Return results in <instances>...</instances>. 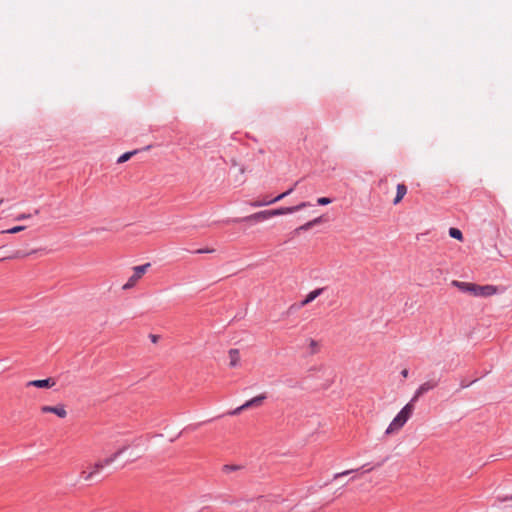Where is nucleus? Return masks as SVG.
<instances>
[{
    "label": "nucleus",
    "instance_id": "nucleus-1",
    "mask_svg": "<svg viewBox=\"0 0 512 512\" xmlns=\"http://www.w3.org/2000/svg\"><path fill=\"white\" fill-rule=\"evenodd\" d=\"M126 449L127 447H122L107 458L87 464L80 471V478L85 482L93 480L97 474H99L106 466L112 464Z\"/></svg>",
    "mask_w": 512,
    "mask_h": 512
},
{
    "label": "nucleus",
    "instance_id": "nucleus-2",
    "mask_svg": "<svg viewBox=\"0 0 512 512\" xmlns=\"http://www.w3.org/2000/svg\"><path fill=\"white\" fill-rule=\"evenodd\" d=\"M307 206L306 203H302L298 206L294 207H288V208H279V209H271V210H264L255 214H252L245 219H242L241 221H247V222H264L270 220L273 216L276 215H283V214H291L298 210H300L302 207Z\"/></svg>",
    "mask_w": 512,
    "mask_h": 512
},
{
    "label": "nucleus",
    "instance_id": "nucleus-3",
    "mask_svg": "<svg viewBox=\"0 0 512 512\" xmlns=\"http://www.w3.org/2000/svg\"><path fill=\"white\" fill-rule=\"evenodd\" d=\"M453 285L458 287L460 290L464 292H469L474 296H491L494 295L497 292V288L493 285H477L474 283H468V282H460V281H453Z\"/></svg>",
    "mask_w": 512,
    "mask_h": 512
},
{
    "label": "nucleus",
    "instance_id": "nucleus-4",
    "mask_svg": "<svg viewBox=\"0 0 512 512\" xmlns=\"http://www.w3.org/2000/svg\"><path fill=\"white\" fill-rule=\"evenodd\" d=\"M414 411V402L407 403L401 411L396 415V417L392 420L390 425L385 431V434L390 435L398 430H400L408 419L411 417Z\"/></svg>",
    "mask_w": 512,
    "mask_h": 512
},
{
    "label": "nucleus",
    "instance_id": "nucleus-5",
    "mask_svg": "<svg viewBox=\"0 0 512 512\" xmlns=\"http://www.w3.org/2000/svg\"><path fill=\"white\" fill-rule=\"evenodd\" d=\"M150 266V263H146L143 265L133 267V274L129 277L128 281L122 286V289L130 290L134 288L145 275Z\"/></svg>",
    "mask_w": 512,
    "mask_h": 512
},
{
    "label": "nucleus",
    "instance_id": "nucleus-6",
    "mask_svg": "<svg viewBox=\"0 0 512 512\" xmlns=\"http://www.w3.org/2000/svg\"><path fill=\"white\" fill-rule=\"evenodd\" d=\"M267 500L264 496L250 499L239 505V512H259L265 506Z\"/></svg>",
    "mask_w": 512,
    "mask_h": 512
},
{
    "label": "nucleus",
    "instance_id": "nucleus-7",
    "mask_svg": "<svg viewBox=\"0 0 512 512\" xmlns=\"http://www.w3.org/2000/svg\"><path fill=\"white\" fill-rule=\"evenodd\" d=\"M438 386V381L437 380H428L424 383H422L418 389L416 390L413 398L411 399V402H416L419 397H421L423 394L427 393L428 391L436 388Z\"/></svg>",
    "mask_w": 512,
    "mask_h": 512
},
{
    "label": "nucleus",
    "instance_id": "nucleus-8",
    "mask_svg": "<svg viewBox=\"0 0 512 512\" xmlns=\"http://www.w3.org/2000/svg\"><path fill=\"white\" fill-rule=\"evenodd\" d=\"M266 399V394H260L258 396H255L254 398L246 401L243 405H241L240 407L236 408L232 414L233 415H236L238 414L240 411L242 410H245V409H248V408H251V407H259L262 405L263 401Z\"/></svg>",
    "mask_w": 512,
    "mask_h": 512
},
{
    "label": "nucleus",
    "instance_id": "nucleus-9",
    "mask_svg": "<svg viewBox=\"0 0 512 512\" xmlns=\"http://www.w3.org/2000/svg\"><path fill=\"white\" fill-rule=\"evenodd\" d=\"M40 412L42 414L53 413L61 419L66 418L67 416V411L64 404H58L56 406L44 405L40 407Z\"/></svg>",
    "mask_w": 512,
    "mask_h": 512
},
{
    "label": "nucleus",
    "instance_id": "nucleus-10",
    "mask_svg": "<svg viewBox=\"0 0 512 512\" xmlns=\"http://www.w3.org/2000/svg\"><path fill=\"white\" fill-rule=\"evenodd\" d=\"M55 384H56L55 379L50 377V378L42 379V380L29 381V382H27L26 386L27 387L33 386V387H37V388H52L55 386Z\"/></svg>",
    "mask_w": 512,
    "mask_h": 512
},
{
    "label": "nucleus",
    "instance_id": "nucleus-11",
    "mask_svg": "<svg viewBox=\"0 0 512 512\" xmlns=\"http://www.w3.org/2000/svg\"><path fill=\"white\" fill-rule=\"evenodd\" d=\"M323 291L324 288H318L308 293L305 299L301 301V306L304 307L311 303L312 301H314L318 296H320L323 293Z\"/></svg>",
    "mask_w": 512,
    "mask_h": 512
},
{
    "label": "nucleus",
    "instance_id": "nucleus-12",
    "mask_svg": "<svg viewBox=\"0 0 512 512\" xmlns=\"http://www.w3.org/2000/svg\"><path fill=\"white\" fill-rule=\"evenodd\" d=\"M293 191V188H290L289 190H287L286 192L278 195L277 197L275 198H272V199H268V200H265L263 202H254L252 205L253 206H262V205H268V204H272V203H275L277 201H280L281 199H283L284 197H286L287 195H289L291 192Z\"/></svg>",
    "mask_w": 512,
    "mask_h": 512
},
{
    "label": "nucleus",
    "instance_id": "nucleus-13",
    "mask_svg": "<svg viewBox=\"0 0 512 512\" xmlns=\"http://www.w3.org/2000/svg\"><path fill=\"white\" fill-rule=\"evenodd\" d=\"M229 360H230V366L236 367L240 361V352L238 349H230L228 352Z\"/></svg>",
    "mask_w": 512,
    "mask_h": 512
},
{
    "label": "nucleus",
    "instance_id": "nucleus-14",
    "mask_svg": "<svg viewBox=\"0 0 512 512\" xmlns=\"http://www.w3.org/2000/svg\"><path fill=\"white\" fill-rule=\"evenodd\" d=\"M406 193H407V187L404 184H398L396 197H395L393 203L398 204L403 199V197L405 196Z\"/></svg>",
    "mask_w": 512,
    "mask_h": 512
},
{
    "label": "nucleus",
    "instance_id": "nucleus-15",
    "mask_svg": "<svg viewBox=\"0 0 512 512\" xmlns=\"http://www.w3.org/2000/svg\"><path fill=\"white\" fill-rule=\"evenodd\" d=\"M138 152V150H133V151H129V152H126L124 154H122L118 159H117V163L118 164H122L126 161H128L133 155H135L136 153Z\"/></svg>",
    "mask_w": 512,
    "mask_h": 512
},
{
    "label": "nucleus",
    "instance_id": "nucleus-16",
    "mask_svg": "<svg viewBox=\"0 0 512 512\" xmlns=\"http://www.w3.org/2000/svg\"><path fill=\"white\" fill-rule=\"evenodd\" d=\"M449 235L457 240H462V232L457 228L451 227Z\"/></svg>",
    "mask_w": 512,
    "mask_h": 512
},
{
    "label": "nucleus",
    "instance_id": "nucleus-17",
    "mask_svg": "<svg viewBox=\"0 0 512 512\" xmlns=\"http://www.w3.org/2000/svg\"><path fill=\"white\" fill-rule=\"evenodd\" d=\"M26 226H13L12 228L10 229H7V230H3L1 233L5 234H15V233H18L22 230H24Z\"/></svg>",
    "mask_w": 512,
    "mask_h": 512
},
{
    "label": "nucleus",
    "instance_id": "nucleus-18",
    "mask_svg": "<svg viewBox=\"0 0 512 512\" xmlns=\"http://www.w3.org/2000/svg\"><path fill=\"white\" fill-rule=\"evenodd\" d=\"M355 471H358V469H350V470H346V471H343V472H340V473H336L334 475V479H337V478H340L342 476H345V475H348L352 472H355Z\"/></svg>",
    "mask_w": 512,
    "mask_h": 512
},
{
    "label": "nucleus",
    "instance_id": "nucleus-19",
    "mask_svg": "<svg viewBox=\"0 0 512 512\" xmlns=\"http://www.w3.org/2000/svg\"><path fill=\"white\" fill-rule=\"evenodd\" d=\"M332 201L330 198H327V197H321V198H318L317 200V203L319 205H327V204H330Z\"/></svg>",
    "mask_w": 512,
    "mask_h": 512
},
{
    "label": "nucleus",
    "instance_id": "nucleus-20",
    "mask_svg": "<svg viewBox=\"0 0 512 512\" xmlns=\"http://www.w3.org/2000/svg\"><path fill=\"white\" fill-rule=\"evenodd\" d=\"M312 353H316L318 351V343L315 340H311L309 343Z\"/></svg>",
    "mask_w": 512,
    "mask_h": 512
},
{
    "label": "nucleus",
    "instance_id": "nucleus-21",
    "mask_svg": "<svg viewBox=\"0 0 512 512\" xmlns=\"http://www.w3.org/2000/svg\"><path fill=\"white\" fill-rule=\"evenodd\" d=\"M31 218V215H27V214H20L18 216H16L14 218V221H23V220H26V219H29Z\"/></svg>",
    "mask_w": 512,
    "mask_h": 512
},
{
    "label": "nucleus",
    "instance_id": "nucleus-22",
    "mask_svg": "<svg viewBox=\"0 0 512 512\" xmlns=\"http://www.w3.org/2000/svg\"><path fill=\"white\" fill-rule=\"evenodd\" d=\"M308 227H309V226H299V228H297V229H295V230L293 231L294 236L299 235V232H300L302 229H307Z\"/></svg>",
    "mask_w": 512,
    "mask_h": 512
},
{
    "label": "nucleus",
    "instance_id": "nucleus-23",
    "mask_svg": "<svg viewBox=\"0 0 512 512\" xmlns=\"http://www.w3.org/2000/svg\"><path fill=\"white\" fill-rule=\"evenodd\" d=\"M214 249H199L196 252L197 253H212Z\"/></svg>",
    "mask_w": 512,
    "mask_h": 512
},
{
    "label": "nucleus",
    "instance_id": "nucleus-24",
    "mask_svg": "<svg viewBox=\"0 0 512 512\" xmlns=\"http://www.w3.org/2000/svg\"><path fill=\"white\" fill-rule=\"evenodd\" d=\"M402 376L404 378H406L408 376V370L407 369H404L402 372H401Z\"/></svg>",
    "mask_w": 512,
    "mask_h": 512
},
{
    "label": "nucleus",
    "instance_id": "nucleus-25",
    "mask_svg": "<svg viewBox=\"0 0 512 512\" xmlns=\"http://www.w3.org/2000/svg\"><path fill=\"white\" fill-rule=\"evenodd\" d=\"M307 224H309V225L316 224V220L308 222Z\"/></svg>",
    "mask_w": 512,
    "mask_h": 512
}]
</instances>
